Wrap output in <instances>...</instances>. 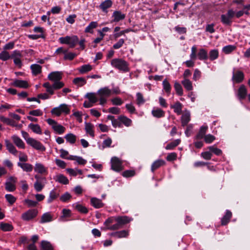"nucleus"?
<instances>
[{"mask_svg": "<svg viewBox=\"0 0 250 250\" xmlns=\"http://www.w3.org/2000/svg\"><path fill=\"white\" fill-rule=\"evenodd\" d=\"M136 171L134 169L126 170L122 173V175L125 178L132 177L135 176Z\"/></svg>", "mask_w": 250, "mask_h": 250, "instance_id": "13d9d810", "label": "nucleus"}, {"mask_svg": "<svg viewBox=\"0 0 250 250\" xmlns=\"http://www.w3.org/2000/svg\"><path fill=\"white\" fill-rule=\"evenodd\" d=\"M35 178L36 179V181L34 184V188L36 191L40 192L44 187L46 178L41 177L39 175H35Z\"/></svg>", "mask_w": 250, "mask_h": 250, "instance_id": "1a4fd4ad", "label": "nucleus"}, {"mask_svg": "<svg viewBox=\"0 0 250 250\" xmlns=\"http://www.w3.org/2000/svg\"><path fill=\"white\" fill-rule=\"evenodd\" d=\"M6 146L8 150L11 153L16 155L18 153V151L14 146L8 141H6Z\"/></svg>", "mask_w": 250, "mask_h": 250, "instance_id": "a18cd8bd", "label": "nucleus"}, {"mask_svg": "<svg viewBox=\"0 0 250 250\" xmlns=\"http://www.w3.org/2000/svg\"><path fill=\"white\" fill-rule=\"evenodd\" d=\"M208 149L211 151V153H213L217 156H221L222 154V151L214 146H208Z\"/></svg>", "mask_w": 250, "mask_h": 250, "instance_id": "052dcab7", "label": "nucleus"}, {"mask_svg": "<svg viewBox=\"0 0 250 250\" xmlns=\"http://www.w3.org/2000/svg\"><path fill=\"white\" fill-rule=\"evenodd\" d=\"M59 41L61 44H68L70 48H73L78 43L79 38L77 36H67L60 38Z\"/></svg>", "mask_w": 250, "mask_h": 250, "instance_id": "0eeeda50", "label": "nucleus"}, {"mask_svg": "<svg viewBox=\"0 0 250 250\" xmlns=\"http://www.w3.org/2000/svg\"><path fill=\"white\" fill-rule=\"evenodd\" d=\"M30 68L33 75L37 76L42 72V67L38 64H33L30 66Z\"/></svg>", "mask_w": 250, "mask_h": 250, "instance_id": "4c0bfd02", "label": "nucleus"}, {"mask_svg": "<svg viewBox=\"0 0 250 250\" xmlns=\"http://www.w3.org/2000/svg\"><path fill=\"white\" fill-rule=\"evenodd\" d=\"M131 219L126 216H111L104 221V225L105 229L110 230H116L128 224Z\"/></svg>", "mask_w": 250, "mask_h": 250, "instance_id": "f257e3e1", "label": "nucleus"}, {"mask_svg": "<svg viewBox=\"0 0 250 250\" xmlns=\"http://www.w3.org/2000/svg\"><path fill=\"white\" fill-rule=\"evenodd\" d=\"M129 232L128 230H122L116 231L109 233V235L115 238H127L129 236Z\"/></svg>", "mask_w": 250, "mask_h": 250, "instance_id": "4468645a", "label": "nucleus"}, {"mask_svg": "<svg viewBox=\"0 0 250 250\" xmlns=\"http://www.w3.org/2000/svg\"><path fill=\"white\" fill-rule=\"evenodd\" d=\"M72 207L81 213L86 214L88 212V209L79 202L74 203Z\"/></svg>", "mask_w": 250, "mask_h": 250, "instance_id": "a878e982", "label": "nucleus"}, {"mask_svg": "<svg viewBox=\"0 0 250 250\" xmlns=\"http://www.w3.org/2000/svg\"><path fill=\"white\" fill-rule=\"evenodd\" d=\"M112 93V91L107 87L100 88L97 91V95L99 97V104L102 106L104 105L107 101V98Z\"/></svg>", "mask_w": 250, "mask_h": 250, "instance_id": "20e7f679", "label": "nucleus"}, {"mask_svg": "<svg viewBox=\"0 0 250 250\" xmlns=\"http://www.w3.org/2000/svg\"><path fill=\"white\" fill-rule=\"evenodd\" d=\"M163 87L164 90L167 93V96L170 94L171 90V86L167 79H165L163 82Z\"/></svg>", "mask_w": 250, "mask_h": 250, "instance_id": "37998d69", "label": "nucleus"}, {"mask_svg": "<svg viewBox=\"0 0 250 250\" xmlns=\"http://www.w3.org/2000/svg\"><path fill=\"white\" fill-rule=\"evenodd\" d=\"M151 114L154 117L161 118L165 117V112L160 107H155L151 111Z\"/></svg>", "mask_w": 250, "mask_h": 250, "instance_id": "6ab92c4d", "label": "nucleus"}, {"mask_svg": "<svg viewBox=\"0 0 250 250\" xmlns=\"http://www.w3.org/2000/svg\"><path fill=\"white\" fill-rule=\"evenodd\" d=\"M112 18L113 19L112 22H117L124 20L125 18V14L120 11L116 10L113 12Z\"/></svg>", "mask_w": 250, "mask_h": 250, "instance_id": "f3484780", "label": "nucleus"}, {"mask_svg": "<svg viewBox=\"0 0 250 250\" xmlns=\"http://www.w3.org/2000/svg\"><path fill=\"white\" fill-rule=\"evenodd\" d=\"M72 196L68 192H65L60 197V200L63 202H66L68 201L71 198Z\"/></svg>", "mask_w": 250, "mask_h": 250, "instance_id": "69168bd1", "label": "nucleus"}, {"mask_svg": "<svg viewBox=\"0 0 250 250\" xmlns=\"http://www.w3.org/2000/svg\"><path fill=\"white\" fill-rule=\"evenodd\" d=\"M90 204L95 208H102L104 205L102 200L96 197H92L90 199Z\"/></svg>", "mask_w": 250, "mask_h": 250, "instance_id": "aec40b11", "label": "nucleus"}, {"mask_svg": "<svg viewBox=\"0 0 250 250\" xmlns=\"http://www.w3.org/2000/svg\"><path fill=\"white\" fill-rule=\"evenodd\" d=\"M73 83L78 86H83L86 83V80L83 77H77L74 79Z\"/></svg>", "mask_w": 250, "mask_h": 250, "instance_id": "de8ad7c7", "label": "nucleus"}, {"mask_svg": "<svg viewBox=\"0 0 250 250\" xmlns=\"http://www.w3.org/2000/svg\"><path fill=\"white\" fill-rule=\"evenodd\" d=\"M55 180L56 182L63 185H67L69 184L68 178L63 174H60L56 175Z\"/></svg>", "mask_w": 250, "mask_h": 250, "instance_id": "473e14b6", "label": "nucleus"}, {"mask_svg": "<svg viewBox=\"0 0 250 250\" xmlns=\"http://www.w3.org/2000/svg\"><path fill=\"white\" fill-rule=\"evenodd\" d=\"M62 78V73L59 71H54L51 72L48 75V79L50 81L54 82L60 81Z\"/></svg>", "mask_w": 250, "mask_h": 250, "instance_id": "a211bd4d", "label": "nucleus"}, {"mask_svg": "<svg viewBox=\"0 0 250 250\" xmlns=\"http://www.w3.org/2000/svg\"><path fill=\"white\" fill-rule=\"evenodd\" d=\"M219 57V51L218 49H212L209 52L208 58L211 61L216 60Z\"/></svg>", "mask_w": 250, "mask_h": 250, "instance_id": "603ef678", "label": "nucleus"}, {"mask_svg": "<svg viewBox=\"0 0 250 250\" xmlns=\"http://www.w3.org/2000/svg\"><path fill=\"white\" fill-rule=\"evenodd\" d=\"M85 97L88 99L89 101L92 103L93 104H94L99 101V97L97 95V92L96 93H88L86 94Z\"/></svg>", "mask_w": 250, "mask_h": 250, "instance_id": "72a5a7b5", "label": "nucleus"}, {"mask_svg": "<svg viewBox=\"0 0 250 250\" xmlns=\"http://www.w3.org/2000/svg\"><path fill=\"white\" fill-rule=\"evenodd\" d=\"M180 139H176L168 143L165 147L167 150H173L180 143Z\"/></svg>", "mask_w": 250, "mask_h": 250, "instance_id": "c03bdc74", "label": "nucleus"}, {"mask_svg": "<svg viewBox=\"0 0 250 250\" xmlns=\"http://www.w3.org/2000/svg\"><path fill=\"white\" fill-rule=\"evenodd\" d=\"M71 160H74V161H76V162L79 165H84L86 164V163L87 162L86 160H84L82 157H80V156H73V159H72Z\"/></svg>", "mask_w": 250, "mask_h": 250, "instance_id": "e2e57ef3", "label": "nucleus"}, {"mask_svg": "<svg viewBox=\"0 0 250 250\" xmlns=\"http://www.w3.org/2000/svg\"><path fill=\"white\" fill-rule=\"evenodd\" d=\"M93 69L92 65L89 64H84L78 68V71L80 73L83 74L86 73Z\"/></svg>", "mask_w": 250, "mask_h": 250, "instance_id": "e433bc0d", "label": "nucleus"}, {"mask_svg": "<svg viewBox=\"0 0 250 250\" xmlns=\"http://www.w3.org/2000/svg\"><path fill=\"white\" fill-rule=\"evenodd\" d=\"M52 220V216L50 213L46 212L44 213L41 218V223H44L48 222H50Z\"/></svg>", "mask_w": 250, "mask_h": 250, "instance_id": "6e6d98bb", "label": "nucleus"}, {"mask_svg": "<svg viewBox=\"0 0 250 250\" xmlns=\"http://www.w3.org/2000/svg\"><path fill=\"white\" fill-rule=\"evenodd\" d=\"M236 49V46L233 45H228L223 47L222 51L226 54H229Z\"/></svg>", "mask_w": 250, "mask_h": 250, "instance_id": "864d4df0", "label": "nucleus"}, {"mask_svg": "<svg viewBox=\"0 0 250 250\" xmlns=\"http://www.w3.org/2000/svg\"><path fill=\"white\" fill-rule=\"evenodd\" d=\"M97 26L98 22L97 21H91L85 28L84 32L85 33H93V29L96 28Z\"/></svg>", "mask_w": 250, "mask_h": 250, "instance_id": "09e8293b", "label": "nucleus"}, {"mask_svg": "<svg viewBox=\"0 0 250 250\" xmlns=\"http://www.w3.org/2000/svg\"><path fill=\"white\" fill-rule=\"evenodd\" d=\"M51 113L57 116H60L62 113L68 114L70 113V108L67 104H61L59 106L52 108Z\"/></svg>", "mask_w": 250, "mask_h": 250, "instance_id": "6e6552de", "label": "nucleus"}, {"mask_svg": "<svg viewBox=\"0 0 250 250\" xmlns=\"http://www.w3.org/2000/svg\"><path fill=\"white\" fill-rule=\"evenodd\" d=\"M17 181V178L15 177H10L5 183V189L9 192L14 191L16 188V183Z\"/></svg>", "mask_w": 250, "mask_h": 250, "instance_id": "9b49d317", "label": "nucleus"}, {"mask_svg": "<svg viewBox=\"0 0 250 250\" xmlns=\"http://www.w3.org/2000/svg\"><path fill=\"white\" fill-rule=\"evenodd\" d=\"M38 211L36 209H30L21 214V218L25 221L33 220L38 215Z\"/></svg>", "mask_w": 250, "mask_h": 250, "instance_id": "9d476101", "label": "nucleus"}, {"mask_svg": "<svg viewBox=\"0 0 250 250\" xmlns=\"http://www.w3.org/2000/svg\"><path fill=\"white\" fill-rule=\"evenodd\" d=\"M232 217V213L230 211L227 210L225 215L221 219V225L223 226L226 225L229 222Z\"/></svg>", "mask_w": 250, "mask_h": 250, "instance_id": "f704fd0d", "label": "nucleus"}, {"mask_svg": "<svg viewBox=\"0 0 250 250\" xmlns=\"http://www.w3.org/2000/svg\"><path fill=\"white\" fill-rule=\"evenodd\" d=\"M208 128V127L207 126H202L199 130V132L196 136V138L197 139H201L204 138L205 136L206 135V133Z\"/></svg>", "mask_w": 250, "mask_h": 250, "instance_id": "a19ab883", "label": "nucleus"}, {"mask_svg": "<svg viewBox=\"0 0 250 250\" xmlns=\"http://www.w3.org/2000/svg\"><path fill=\"white\" fill-rule=\"evenodd\" d=\"M11 58V56L9 54V53L5 51H2L0 53V60L3 61H6L9 60Z\"/></svg>", "mask_w": 250, "mask_h": 250, "instance_id": "680f3d73", "label": "nucleus"}, {"mask_svg": "<svg viewBox=\"0 0 250 250\" xmlns=\"http://www.w3.org/2000/svg\"><path fill=\"white\" fill-rule=\"evenodd\" d=\"M174 87L176 93L179 96H182L183 94V89L181 85L178 82H175L174 84Z\"/></svg>", "mask_w": 250, "mask_h": 250, "instance_id": "bf43d9fd", "label": "nucleus"}, {"mask_svg": "<svg viewBox=\"0 0 250 250\" xmlns=\"http://www.w3.org/2000/svg\"><path fill=\"white\" fill-rule=\"evenodd\" d=\"M59 196V193L55 190H51L49 193V195L47 199V202L51 203L54 200L56 199Z\"/></svg>", "mask_w": 250, "mask_h": 250, "instance_id": "8fccbe9b", "label": "nucleus"}, {"mask_svg": "<svg viewBox=\"0 0 250 250\" xmlns=\"http://www.w3.org/2000/svg\"><path fill=\"white\" fill-rule=\"evenodd\" d=\"M166 165V162L162 159H158L155 161L152 164L151 167V170L152 172L159 168L162 166Z\"/></svg>", "mask_w": 250, "mask_h": 250, "instance_id": "c756f323", "label": "nucleus"}, {"mask_svg": "<svg viewBox=\"0 0 250 250\" xmlns=\"http://www.w3.org/2000/svg\"><path fill=\"white\" fill-rule=\"evenodd\" d=\"M60 152L61 158L64 159H67L69 160H71L72 159H73V155H69L68 151L62 148L60 150Z\"/></svg>", "mask_w": 250, "mask_h": 250, "instance_id": "79ce46f5", "label": "nucleus"}, {"mask_svg": "<svg viewBox=\"0 0 250 250\" xmlns=\"http://www.w3.org/2000/svg\"><path fill=\"white\" fill-rule=\"evenodd\" d=\"M221 21L225 25H230L232 23V19L227 14H223L221 16Z\"/></svg>", "mask_w": 250, "mask_h": 250, "instance_id": "5fc2aeb1", "label": "nucleus"}, {"mask_svg": "<svg viewBox=\"0 0 250 250\" xmlns=\"http://www.w3.org/2000/svg\"><path fill=\"white\" fill-rule=\"evenodd\" d=\"M64 138L67 143L72 145L74 144L77 140V136L72 133L66 134Z\"/></svg>", "mask_w": 250, "mask_h": 250, "instance_id": "c9c22d12", "label": "nucleus"}, {"mask_svg": "<svg viewBox=\"0 0 250 250\" xmlns=\"http://www.w3.org/2000/svg\"><path fill=\"white\" fill-rule=\"evenodd\" d=\"M84 125L86 133L92 138H94L95 136L94 125L90 123L87 122L85 123Z\"/></svg>", "mask_w": 250, "mask_h": 250, "instance_id": "4be33fe9", "label": "nucleus"}, {"mask_svg": "<svg viewBox=\"0 0 250 250\" xmlns=\"http://www.w3.org/2000/svg\"><path fill=\"white\" fill-rule=\"evenodd\" d=\"M197 47L195 45H193L191 47V53L190 54V58L191 60H196L198 58L201 61H205L208 59V51L204 48H200L197 54Z\"/></svg>", "mask_w": 250, "mask_h": 250, "instance_id": "f03ea898", "label": "nucleus"}, {"mask_svg": "<svg viewBox=\"0 0 250 250\" xmlns=\"http://www.w3.org/2000/svg\"><path fill=\"white\" fill-rule=\"evenodd\" d=\"M41 250H54V247L47 241H42L41 243Z\"/></svg>", "mask_w": 250, "mask_h": 250, "instance_id": "58836bf2", "label": "nucleus"}, {"mask_svg": "<svg viewBox=\"0 0 250 250\" xmlns=\"http://www.w3.org/2000/svg\"><path fill=\"white\" fill-rule=\"evenodd\" d=\"M28 127L31 131L37 134H42V130L40 125L37 124L30 123L29 124Z\"/></svg>", "mask_w": 250, "mask_h": 250, "instance_id": "c85d7f7f", "label": "nucleus"}, {"mask_svg": "<svg viewBox=\"0 0 250 250\" xmlns=\"http://www.w3.org/2000/svg\"><path fill=\"white\" fill-rule=\"evenodd\" d=\"M18 166L21 167L23 171L26 172H31L33 169V166L29 163L19 162Z\"/></svg>", "mask_w": 250, "mask_h": 250, "instance_id": "2f4dec72", "label": "nucleus"}, {"mask_svg": "<svg viewBox=\"0 0 250 250\" xmlns=\"http://www.w3.org/2000/svg\"><path fill=\"white\" fill-rule=\"evenodd\" d=\"M12 57L14 58V62L15 65L21 67L22 65V63L21 60V54L20 51L18 50L14 51L12 55Z\"/></svg>", "mask_w": 250, "mask_h": 250, "instance_id": "5701e85b", "label": "nucleus"}, {"mask_svg": "<svg viewBox=\"0 0 250 250\" xmlns=\"http://www.w3.org/2000/svg\"><path fill=\"white\" fill-rule=\"evenodd\" d=\"M12 139L14 144L19 148L24 149L25 145L23 141L18 136L13 135Z\"/></svg>", "mask_w": 250, "mask_h": 250, "instance_id": "412c9836", "label": "nucleus"}, {"mask_svg": "<svg viewBox=\"0 0 250 250\" xmlns=\"http://www.w3.org/2000/svg\"><path fill=\"white\" fill-rule=\"evenodd\" d=\"M113 4L111 0H105L101 2L99 5L100 8L104 12L107 13V9L110 8Z\"/></svg>", "mask_w": 250, "mask_h": 250, "instance_id": "393cba45", "label": "nucleus"}, {"mask_svg": "<svg viewBox=\"0 0 250 250\" xmlns=\"http://www.w3.org/2000/svg\"><path fill=\"white\" fill-rule=\"evenodd\" d=\"M183 104L179 102H176L174 104L171 105L170 107L173 109L174 112L177 115L182 114Z\"/></svg>", "mask_w": 250, "mask_h": 250, "instance_id": "cd10ccee", "label": "nucleus"}, {"mask_svg": "<svg viewBox=\"0 0 250 250\" xmlns=\"http://www.w3.org/2000/svg\"><path fill=\"white\" fill-rule=\"evenodd\" d=\"M46 122L51 126L52 129L56 134L61 135L65 132L66 130L65 127L54 120L48 119L46 120Z\"/></svg>", "mask_w": 250, "mask_h": 250, "instance_id": "423d86ee", "label": "nucleus"}, {"mask_svg": "<svg viewBox=\"0 0 250 250\" xmlns=\"http://www.w3.org/2000/svg\"><path fill=\"white\" fill-rule=\"evenodd\" d=\"M0 229L3 231H10L13 229L14 227L11 224L2 222L0 224Z\"/></svg>", "mask_w": 250, "mask_h": 250, "instance_id": "ea45409f", "label": "nucleus"}, {"mask_svg": "<svg viewBox=\"0 0 250 250\" xmlns=\"http://www.w3.org/2000/svg\"><path fill=\"white\" fill-rule=\"evenodd\" d=\"M111 169L117 172L123 170L125 168L123 165V161L119 158L114 156L110 160Z\"/></svg>", "mask_w": 250, "mask_h": 250, "instance_id": "39448f33", "label": "nucleus"}, {"mask_svg": "<svg viewBox=\"0 0 250 250\" xmlns=\"http://www.w3.org/2000/svg\"><path fill=\"white\" fill-rule=\"evenodd\" d=\"M182 84L188 91H191L193 89L192 83L188 79H184V80L182 81Z\"/></svg>", "mask_w": 250, "mask_h": 250, "instance_id": "49530a36", "label": "nucleus"}, {"mask_svg": "<svg viewBox=\"0 0 250 250\" xmlns=\"http://www.w3.org/2000/svg\"><path fill=\"white\" fill-rule=\"evenodd\" d=\"M43 87L46 89V91L50 95L54 94V88L53 85H51L49 82H46L42 85Z\"/></svg>", "mask_w": 250, "mask_h": 250, "instance_id": "3c124183", "label": "nucleus"}, {"mask_svg": "<svg viewBox=\"0 0 250 250\" xmlns=\"http://www.w3.org/2000/svg\"><path fill=\"white\" fill-rule=\"evenodd\" d=\"M111 102L112 104L114 105H121L124 103L122 99L118 97L112 98L111 100Z\"/></svg>", "mask_w": 250, "mask_h": 250, "instance_id": "0e129e2a", "label": "nucleus"}, {"mask_svg": "<svg viewBox=\"0 0 250 250\" xmlns=\"http://www.w3.org/2000/svg\"><path fill=\"white\" fill-rule=\"evenodd\" d=\"M146 100L145 99L143 95L140 92L136 93V104L140 106L145 104Z\"/></svg>", "mask_w": 250, "mask_h": 250, "instance_id": "4d7b16f0", "label": "nucleus"}, {"mask_svg": "<svg viewBox=\"0 0 250 250\" xmlns=\"http://www.w3.org/2000/svg\"><path fill=\"white\" fill-rule=\"evenodd\" d=\"M215 140V137L211 134H208L205 136L204 141L207 144H210Z\"/></svg>", "mask_w": 250, "mask_h": 250, "instance_id": "774afa93", "label": "nucleus"}, {"mask_svg": "<svg viewBox=\"0 0 250 250\" xmlns=\"http://www.w3.org/2000/svg\"><path fill=\"white\" fill-rule=\"evenodd\" d=\"M244 79V73L239 70H234L233 71L232 80L235 83H241Z\"/></svg>", "mask_w": 250, "mask_h": 250, "instance_id": "ddd939ff", "label": "nucleus"}, {"mask_svg": "<svg viewBox=\"0 0 250 250\" xmlns=\"http://www.w3.org/2000/svg\"><path fill=\"white\" fill-rule=\"evenodd\" d=\"M34 169L35 172L42 175H46L48 174L47 167L40 163H36L35 164Z\"/></svg>", "mask_w": 250, "mask_h": 250, "instance_id": "2eb2a0df", "label": "nucleus"}, {"mask_svg": "<svg viewBox=\"0 0 250 250\" xmlns=\"http://www.w3.org/2000/svg\"><path fill=\"white\" fill-rule=\"evenodd\" d=\"M181 124L183 126H185L188 125L190 120V114L188 111L185 110V112L181 116Z\"/></svg>", "mask_w": 250, "mask_h": 250, "instance_id": "b1692460", "label": "nucleus"}, {"mask_svg": "<svg viewBox=\"0 0 250 250\" xmlns=\"http://www.w3.org/2000/svg\"><path fill=\"white\" fill-rule=\"evenodd\" d=\"M29 114L34 116H41L43 115V111L40 109H35L30 111Z\"/></svg>", "mask_w": 250, "mask_h": 250, "instance_id": "338daca9", "label": "nucleus"}, {"mask_svg": "<svg viewBox=\"0 0 250 250\" xmlns=\"http://www.w3.org/2000/svg\"><path fill=\"white\" fill-rule=\"evenodd\" d=\"M27 144L37 150L41 151L45 150V147L40 141L33 138L29 140Z\"/></svg>", "mask_w": 250, "mask_h": 250, "instance_id": "f8f14e48", "label": "nucleus"}, {"mask_svg": "<svg viewBox=\"0 0 250 250\" xmlns=\"http://www.w3.org/2000/svg\"><path fill=\"white\" fill-rule=\"evenodd\" d=\"M119 120H120L121 124L124 125L125 126L128 127L131 126L132 124V121L125 116L120 115L119 116Z\"/></svg>", "mask_w": 250, "mask_h": 250, "instance_id": "7c9ffc66", "label": "nucleus"}, {"mask_svg": "<svg viewBox=\"0 0 250 250\" xmlns=\"http://www.w3.org/2000/svg\"><path fill=\"white\" fill-rule=\"evenodd\" d=\"M12 85L21 88H27L30 85L27 81L16 79L13 81Z\"/></svg>", "mask_w": 250, "mask_h": 250, "instance_id": "dca6fc26", "label": "nucleus"}, {"mask_svg": "<svg viewBox=\"0 0 250 250\" xmlns=\"http://www.w3.org/2000/svg\"><path fill=\"white\" fill-rule=\"evenodd\" d=\"M247 90L244 85H241L238 90L237 96L239 100H242L244 99L247 96Z\"/></svg>", "mask_w": 250, "mask_h": 250, "instance_id": "bb28decb", "label": "nucleus"}, {"mask_svg": "<svg viewBox=\"0 0 250 250\" xmlns=\"http://www.w3.org/2000/svg\"><path fill=\"white\" fill-rule=\"evenodd\" d=\"M111 65L114 68L124 72H127L129 71L128 63L123 59L116 58L112 59L111 61Z\"/></svg>", "mask_w": 250, "mask_h": 250, "instance_id": "7ed1b4c3", "label": "nucleus"}]
</instances>
